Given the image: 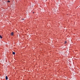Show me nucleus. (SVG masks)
<instances>
[{
    "instance_id": "1",
    "label": "nucleus",
    "mask_w": 80,
    "mask_h": 80,
    "mask_svg": "<svg viewBox=\"0 0 80 80\" xmlns=\"http://www.w3.org/2000/svg\"><path fill=\"white\" fill-rule=\"evenodd\" d=\"M11 35L12 36L13 35V32H12L11 33Z\"/></svg>"
},
{
    "instance_id": "2",
    "label": "nucleus",
    "mask_w": 80,
    "mask_h": 80,
    "mask_svg": "<svg viewBox=\"0 0 80 80\" xmlns=\"http://www.w3.org/2000/svg\"><path fill=\"white\" fill-rule=\"evenodd\" d=\"M6 80H8V77H7V76H6Z\"/></svg>"
},
{
    "instance_id": "3",
    "label": "nucleus",
    "mask_w": 80,
    "mask_h": 80,
    "mask_svg": "<svg viewBox=\"0 0 80 80\" xmlns=\"http://www.w3.org/2000/svg\"><path fill=\"white\" fill-rule=\"evenodd\" d=\"M12 54H13V55H15V52H12Z\"/></svg>"
},
{
    "instance_id": "4",
    "label": "nucleus",
    "mask_w": 80,
    "mask_h": 80,
    "mask_svg": "<svg viewBox=\"0 0 80 80\" xmlns=\"http://www.w3.org/2000/svg\"><path fill=\"white\" fill-rule=\"evenodd\" d=\"M0 38H2V36L0 35Z\"/></svg>"
},
{
    "instance_id": "5",
    "label": "nucleus",
    "mask_w": 80,
    "mask_h": 80,
    "mask_svg": "<svg viewBox=\"0 0 80 80\" xmlns=\"http://www.w3.org/2000/svg\"><path fill=\"white\" fill-rule=\"evenodd\" d=\"M10 2V1H8V2Z\"/></svg>"
},
{
    "instance_id": "6",
    "label": "nucleus",
    "mask_w": 80,
    "mask_h": 80,
    "mask_svg": "<svg viewBox=\"0 0 80 80\" xmlns=\"http://www.w3.org/2000/svg\"><path fill=\"white\" fill-rule=\"evenodd\" d=\"M22 20H25V19H24V18H22Z\"/></svg>"
},
{
    "instance_id": "7",
    "label": "nucleus",
    "mask_w": 80,
    "mask_h": 80,
    "mask_svg": "<svg viewBox=\"0 0 80 80\" xmlns=\"http://www.w3.org/2000/svg\"><path fill=\"white\" fill-rule=\"evenodd\" d=\"M66 42H65V43H66Z\"/></svg>"
},
{
    "instance_id": "8",
    "label": "nucleus",
    "mask_w": 80,
    "mask_h": 80,
    "mask_svg": "<svg viewBox=\"0 0 80 80\" xmlns=\"http://www.w3.org/2000/svg\"><path fill=\"white\" fill-rule=\"evenodd\" d=\"M33 13H34V12H33Z\"/></svg>"
}]
</instances>
